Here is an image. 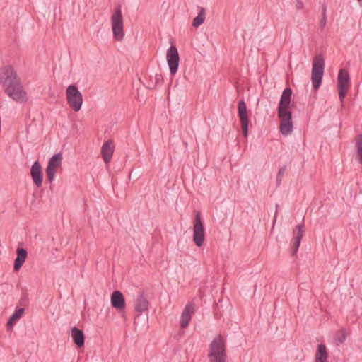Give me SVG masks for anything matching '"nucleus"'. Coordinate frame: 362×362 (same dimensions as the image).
<instances>
[{
  "mask_svg": "<svg viewBox=\"0 0 362 362\" xmlns=\"http://www.w3.org/2000/svg\"><path fill=\"white\" fill-rule=\"evenodd\" d=\"M0 84L4 91L16 102L21 103L27 101V93L11 66H5L0 69Z\"/></svg>",
  "mask_w": 362,
  "mask_h": 362,
  "instance_id": "obj_1",
  "label": "nucleus"
},
{
  "mask_svg": "<svg viewBox=\"0 0 362 362\" xmlns=\"http://www.w3.org/2000/svg\"><path fill=\"white\" fill-rule=\"evenodd\" d=\"M292 90L290 88H285L282 93L278 105L277 113L280 119V132L287 136L293 131L291 111L290 110Z\"/></svg>",
  "mask_w": 362,
  "mask_h": 362,
  "instance_id": "obj_2",
  "label": "nucleus"
},
{
  "mask_svg": "<svg viewBox=\"0 0 362 362\" xmlns=\"http://www.w3.org/2000/svg\"><path fill=\"white\" fill-rule=\"evenodd\" d=\"M208 357L211 362H225L226 359V341L224 338L218 334L214 337L209 345Z\"/></svg>",
  "mask_w": 362,
  "mask_h": 362,
  "instance_id": "obj_3",
  "label": "nucleus"
},
{
  "mask_svg": "<svg viewBox=\"0 0 362 362\" xmlns=\"http://www.w3.org/2000/svg\"><path fill=\"white\" fill-rule=\"evenodd\" d=\"M325 60L322 55H317L313 58L311 71V80L315 90H317L322 80L324 74Z\"/></svg>",
  "mask_w": 362,
  "mask_h": 362,
  "instance_id": "obj_4",
  "label": "nucleus"
},
{
  "mask_svg": "<svg viewBox=\"0 0 362 362\" xmlns=\"http://www.w3.org/2000/svg\"><path fill=\"white\" fill-rule=\"evenodd\" d=\"M66 95L69 107L75 112L79 111L83 104V96L78 87L74 84L69 85Z\"/></svg>",
  "mask_w": 362,
  "mask_h": 362,
  "instance_id": "obj_5",
  "label": "nucleus"
},
{
  "mask_svg": "<svg viewBox=\"0 0 362 362\" xmlns=\"http://www.w3.org/2000/svg\"><path fill=\"white\" fill-rule=\"evenodd\" d=\"M113 36L117 41H122L124 36L123 18L120 6L117 7L111 16Z\"/></svg>",
  "mask_w": 362,
  "mask_h": 362,
  "instance_id": "obj_6",
  "label": "nucleus"
},
{
  "mask_svg": "<svg viewBox=\"0 0 362 362\" xmlns=\"http://www.w3.org/2000/svg\"><path fill=\"white\" fill-rule=\"evenodd\" d=\"M205 240V230L201 220L199 212H197L193 225V241L195 245L200 247L203 245Z\"/></svg>",
  "mask_w": 362,
  "mask_h": 362,
  "instance_id": "obj_7",
  "label": "nucleus"
},
{
  "mask_svg": "<svg viewBox=\"0 0 362 362\" xmlns=\"http://www.w3.org/2000/svg\"><path fill=\"white\" fill-rule=\"evenodd\" d=\"M238 117L240 118L242 132H243L244 137L246 138L247 136L248 127H249L250 122L248 119L247 106L243 100H240L238 102Z\"/></svg>",
  "mask_w": 362,
  "mask_h": 362,
  "instance_id": "obj_8",
  "label": "nucleus"
},
{
  "mask_svg": "<svg viewBox=\"0 0 362 362\" xmlns=\"http://www.w3.org/2000/svg\"><path fill=\"white\" fill-rule=\"evenodd\" d=\"M166 57L170 74L173 76L177 71L180 60L178 51L175 46L172 45L168 48Z\"/></svg>",
  "mask_w": 362,
  "mask_h": 362,
  "instance_id": "obj_9",
  "label": "nucleus"
},
{
  "mask_svg": "<svg viewBox=\"0 0 362 362\" xmlns=\"http://www.w3.org/2000/svg\"><path fill=\"white\" fill-rule=\"evenodd\" d=\"M62 153H58L54 155L49 160L46 168V174L49 182L54 180L56 174V168L62 165Z\"/></svg>",
  "mask_w": 362,
  "mask_h": 362,
  "instance_id": "obj_10",
  "label": "nucleus"
},
{
  "mask_svg": "<svg viewBox=\"0 0 362 362\" xmlns=\"http://www.w3.org/2000/svg\"><path fill=\"white\" fill-rule=\"evenodd\" d=\"M303 226H304L303 224L297 225L293 230V238L291 242V252L292 256L296 255L298 250L303 235Z\"/></svg>",
  "mask_w": 362,
  "mask_h": 362,
  "instance_id": "obj_11",
  "label": "nucleus"
},
{
  "mask_svg": "<svg viewBox=\"0 0 362 362\" xmlns=\"http://www.w3.org/2000/svg\"><path fill=\"white\" fill-rule=\"evenodd\" d=\"M30 175L34 184L40 187L42 186L43 174L41 165L38 161L34 162L30 168Z\"/></svg>",
  "mask_w": 362,
  "mask_h": 362,
  "instance_id": "obj_12",
  "label": "nucleus"
},
{
  "mask_svg": "<svg viewBox=\"0 0 362 362\" xmlns=\"http://www.w3.org/2000/svg\"><path fill=\"white\" fill-rule=\"evenodd\" d=\"M110 301L112 308L119 311L125 308V299L124 295L119 291H115L112 292Z\"/></svg>",
  "mask_w": 362,
  "mask_h": 362,
  "instance_id": "obj_13",
  "label": "nucleus"
},
{
  "mask_svg": "<svg viewBox=\"0 0 362 362\" xmlns=\"http://www.w3.org/2000/svg\"><path fill=\"white\" fill-rule=\"evenodd\" d=\"M194 312V304L189 303L185 307L180 317V327L182 328H185L189 325V323L192 319V316Z\"/></svg>",
  "mask_w": 362,
  "mask_h": 362,
  "instance_id": "obj_14",
  "label": "nucleus"
},
{
  "mask_svg": "<svg viewBox=\"0 0 362 362\" xmlns=\"http://www.w3.org/2000/svg\"><path fill=\"white\" fill-rule=\"evenodd\" d=\"M149 303L144 292L141 293L136 298L134 303L135 311L142 313L148 310Z\"/></svg>",
  "mask_w": 362,
  "mask_h": 362,
  "instance_id": "obj_15",
  "label": "nucleus"
},
{
  "mask_svg": "<svg viewBox=\"0 0 362 362\" xmlns=\"http://www.w3.org/2000/svg\"><path fill=\"white\" fill-rule=\"evenodd\" d=\"M114 151L113 142L110 140L105 142L101 148V155L105 163H108Z\"/></svg>",
  "mask_w": 362,
  "mask_h": 362,
  "instance_id": "obj_16",
  "label": "nucleus"
},
{
  "mask_svg": "<svg viewBox=\"0 0 362 362\" xmlns=\"http://www.w3.org/2000/svg\"><path fill=\"white\" fill-rule=\"evenodd\" d=\"M16 255L17 257L14 260L13 269L18 272L25 262L28 252L26 250L23 248H18L16 250Z\"/></svg>",
  "mask_w": 362,
  "mask_h": 362,
  "instance_id": "obj_17",
  "label": "nucleus"
},
{
  "mask_svg": "<svg viewBox=\"0 0 362 362\" xmlns=\"http://www.w3.org/2000/svg\"><path fill=\"white\" fill-rule=\"evenodd\" d=\"M71 337L74 344L79 348L84 346L85 335L81 329L77 327L71 329Z\"/></svg>",
  "mask_w": 362,
  "mask_h": 362,
  "instance_id": "obj_18",
  "label": "nucleus"
},
{
  "mask_svg": "<svg viewBox=\"0 0 362 362\" xmlns=\"http://www.w3.org/2000/svg\"><path fill=\"white\" fill-rule=\"evenodd\" d=\"M25 309L23 308H16L15 312L10 317L7 322V331L11 332L14 324L22 317Z\"/></svg>",
  "mask_w": 362,
  "mask_h": 362,
  "instance_id": "obj_19",
  "label": "nucleus"
},
{
  "mask_svg": "<svg viewBox=\"0 0 362 362\" xmlns=\"http://www.w3.org/2000/svg\"><path fill=\"white\" fill-rule=\"evenodd\" d=\"M349 83L350 78L348 71L341 69L338 74V88H349Z\"/></svg>",
  "mask_w": 362,
  "mask_h": 362,
  "instance_id": "obj_20",
  "label": "nucleus"
},
{
  "mask_svg": "<svg viewBox=\"0 0 362 362\" xmlns=\"http://www.w3.org/2000/svg\"><path fill=\"white\" fill-rule=\"evenodd\" d=\"M328 353L327 351L326 346L323 344H320L317 346V349L315 353V360L327 361Z\"/></svg>",
  "mask_w": 362,
  "mask_h": 362,
  "instance_id": "obj_21",
  "label": "nucleus"
},
{
  "mask_svg": "<svg viewBox=\"0 0 362 362\" xmlns=\"http://www.w3.org/2000/svg\"><path fill=\"white\" fill-rule=\"evenodd\" d=\"M206 17V10L203 7H199V13L197 17H195L192 22V25L194 28H198L200 26L205 20Z\"/></svg>",
  "mask_w": 362,
  "mask_h": 362,
  "instance_id": "obj_22",
  "label": "nucleus"
},
{
  "mask_svg": "<svg viewBox=\"0 0 362 362\" xmlns=\"http://www.w3.org/2000/svg\"><path fill=\"white\" fill-rule=\"evenodd\" d=\"M355 148L357 159L358 162L362 164V134H358L356 136Z\"/></svg>",
  "mask_w": 362,
  "mask_h": 362,
  "instance_id": "obj_23",
  "label": "nucleus"
},
{
  "mask_svg": "<svg viewBox=\"0 0 362 362\" xmlns=\"http://www.w3.org/2000/svg\"><path fill=\"white\" fill-rule=\"evenodd\" d=\"M347 336V333L344 328L340 329L338 332H336L334 339L338 344H342Z\"/></svg>",
  "mask_w": 362,
  "mask_h": 362,
  "instance_id": "obj_24",
  "label": "nucleus"
},
{
  "mask_svg": "<svg viewBox=\"0 0 362 362\" xmlns=\"http://www.w3.org/2000/svg\"><path fill=\"white\" fill-rule=\"evenodd\" d=\"M321 28L325 27L327 24V7L325 4L322 6V18L319 22Z\"/></svg>",
  "mask_w": 362,
  "mask_h": 362,
  "instance_id": "obj_25",
  "label": "nucleus"
},
{
  "mask_svg": "<svg viewBox=\"0 0 362 362\" xmlns=\"http://www.w3.org/2000/svg\"><path fill=\"white\" fill-rule=\"evenodd\" d=\"M286 165H283L279 170V172L277 173V175H276V183H277V185L279 186L281 182V180H282V177L284 175V173L286 171Z\"/></svg>",
  "mask_w": 362,
  "mask_h": 362,
  "instance_id": "obj_26",
  "label": "nucleus"
},
{
  "mask_svg": "<svg viewBox=\"0 0 362 362\" xmlns=\"http://www.w3.org/2000/svg\"><path fill=\"white\" fill-rule=\"evenodd\" d=\"M339 90V97L341 103H343L344 99L346 95V91L348 88H338Z\"/></svg>",
  "mask_w": 362,
  "mask_h": 362,
  "instance_id": "obj_27",
  "label": "nucleus"
},
{
  "mask_svg": "<svg viewBox=\"0 0 362 362\" xmlns=\"http://www.w3.org/2000/svg\"><path fill=\"white\" fill-rule=\"evenodd\" d=\"M295 6H296V9L300 10L303 8L304 4L300 0H296Z\"/></svg>",
  "mask_w": 362,
  "mask_h": 362,
  "instance_id": "obj_28",
  "label": "nucleus"
},
{
  "mask_svg": "<svg viewBox=\"0 0 362 362\" xmlns=\"http://www.w3.org/2000/svg\"><path fill=\"white\" fill-rule=\"evenodd\" d=\"M315 362H328L327 361L315 360Z\"/></svg>",
  "mask_w": 362,
  "mask_h": 362,
  "instance_id": "obj_29",
  "label": "nucleus"
}]
</instances>
